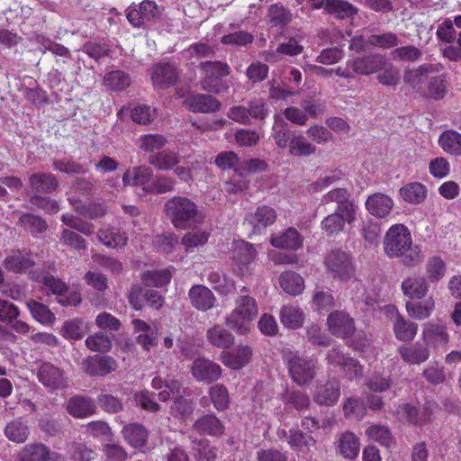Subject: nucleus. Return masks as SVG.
Masks as SVG:
<instances>
[{
	"instance_id": "f257e3e1",
	"label": "nucleus",
	"mask_w": 461,
	"mask_h": 461,
	"mask_svg": "<svg viewBox=\"0 0 461 461\" xmlns=\"http://www.w3.org/2000/svg\"><path fill=\"white\" fill-rule=\"evenodd\" d=\"M164 212L171 223L181 230L199 223L202 220L196 203L183 195H176L168 199L165 203Z\"/></svg>"
},
{
	"instance_id": "f03ea898",
	"label": "nucleus",
	"mask_w": 461,
	"mask_h": 461,
	"mask_svg": "<svg viewBox=\"0 0 461 461\" xmlns=\"http://www.w3.org/2000/svg\"><path fill=\"white\" fill-rule=\"evenodd\" d=\"M258 314L256 300L249 295H240L235 299V307L226 317V325L239 334H246Z\"/></svg>"
},
{
	"instance_id": "7ed1b4c3",
	"label": "nucleus",
	"mask_w": 461,
	"mask_h": 461,
	"mask_svg": "<svg viewBox=\"0 0 461 461\" xmlns=\"http://www.w3.org/2000/svg\"><path fill=\"white\" fill-rule=\"evenodd\" d=\"M285 365L289 376L298 386L310 384L315 377L317 365L310 357L290 352L285 356Z\"/></svg>"
},
{
	"instance_id": "20e7f679",
	"label": "nucleus",
	"mask_w": 461,
	"mask_h": 461,
	"mask_svg": "<svg viewBox=\"0 0 461 461\" xmlns=\"http://www.w3.org/2000/svg\"><path fill=\"white\" fill-rule=\"evenodd\" d=\"M411 245V236L403 224L393 225L384 240V249L389 258H399Z\"/></svg>"
},
{
	"instance_id": "39448f33",
	"label": "nucleus",
	"mask_w": 461,
	"mask_h": 461,
	"mask_svg": "<svg viewBox=\"0 0 461 461\" xmlns=\"http://www.w3.org/2000/svg\"><path fill=\"white\" fill-rule=\"evenodd\" d=\"M437 408L438 405L434 402H427L419 409L410 403H403L398 407L396 413L402 421L422 426L431 420Z\"/></svg>"
},
{
	"instance_id": "423d86ee",
	"label": "nucleus",
	"mask_w": 461,
	"mask_h": 461,
	"mask_svg": "<svg viewBox=\"0 0 461 461\" xmlns=\"http://www.w3.org/2000/svg\"><path fill=\"white\" fill-rule=\"evenodd\" d=\"M321 203L325 205L336 204L335 212L357 215L358 206L352 198L350 192L347 188L337 187L328 191L321 198Z\"/></svg>"
},
{
	"instance_id": "0eeeda50",
	"label": "nucleus",
	"mask_w": 461,
	"mask_h": 461,
	"mask_svg": "<svg viewBox=\"0 0 461 461\" xmlns=\"http://www.w3.org/2000/svg\"><path fill=\"white\" fill-rule=\"evenodd\" d=\"M325 266L333 277L348 278L353 272L352 263L347 252L333 249L325 258Z\"/></svg>"
},
{
	"instance_id": "6e6552de",
	"label": "nucleus",
	"mask_w": 461,
	"mask_h": 461,
	"mask_svg": "<svg viewBox=\"0 0 461 461\" xmlns=\"http://www.w3.org/2000/svg\"><path fill=\"white\" fill-rule=\"evenodd\" d=\"M385 65L386 59L381 54L360 56L348 61V66L353 72L361 76H369L381 71Z\"/></svg>"
},
{
	"instance_id": "1a4fd4ad",
	"label": "nucleus",
	"mask_w": 461,
	"mask_h": 461,
	"mask_svg": "<svg viewBox=\"0 0 461 461\" xmlns=\"http://www.w3.org/2000/svg\"><path fill=\"white\" fill-rule=\"evenodd\" d=\"M276 212L267 205H260L254 212L248 213L246 222L251 227L252 233L261 234L268 226L275 223Z\"/></svg>"
},
{
	"instance_id": "9d476101",
	"label": "nucleus",
	"mask_w": 461,
	"mask_h": 461,
	"mask_svg": "<svg viewBox=\"0 0 461 461\" xmlns=\"http://www.w3.org/2000/svg\"><path fill=\"white\" fill-rule=\"evenodd\" d=\"M191 372L196 381L211 384L221 377L222 370L218 364L212 360L199 357L194 360Z\"/></svg>"
},
{
	"instance_id": "9b49d317",
	"label": "nucleus",
	"mask_w": 461,
	"mask_h": 461,
	"mask_svg": "<svg viewBox=\"0 0 461 461\" xmlns=\"http://www.w3.org/2000/svg\"><path fill=\"white\" fill-rule=\"evenodd\" d=\"M37 376L45 387L50 389H64L68 385V379L64 375V372L50 363L41 365Z\"/></svg>"
},
{
	"instance_id": "f8f14e48",
	"label": "nucleus",
	"mask_w": 461,
	"mask_h": 461,
	"mask_svg": "<svg viewBox=\"0 0 461 461\" xmlns=\"http://www.w3.org/2000/svg\"><path fill=\"white\" fill-rule=\"evenodd\" d=\"M330 333L339 338H348L355 331L354 320L345 312L336 311L327 318Z\"/></svg>"
},
{
	"instance_id": "ddd939ff",
	"label": "nucleus",
	"mask_w": 461,
	"mask_h": 461,
	"mask_svg": "<svg viewBox=\"0 0 461 461\" xmlns=\"http://www.w3.org/2000/svg\"><path fill=\"white\" fill-rule=\"evenodd\" d=\"M118 365L110 356H94L82 362L83 370L91 376H104L116 370Z\"/></svg>"
},
{
	"instance_id": "4468645a",
	"label": "nucleus",
	"mask_w": 461,
	"mask_h": 461,
	"mask_svg": "<svg viewBox=\"0 0 461 461\" xmlns=\"http://www.w3.org/2000/svg\"><path fill=\"white\" fill-rule=\"evenodd\" d=\"M393 205V201L389 195L379 192L370 194L365 203L366 211L377 219L387 217L391 213Z\"/></svg>"
},
{
	"instance_id": "2eb2a0df",
	"label": "nucleus",
	"mask_w": 461,
	"mask_h": 461,
	"mask_svg": "<svg viewBox=\"0 0 461 461\" xmlns=\"http://www.w3.org/2000/svg\"><path fill=\"white\" fill-rule=\"evenodd\" d=\"M190 303L196 310L206 312L213 308L216 303L214 294L205 285H193L188 292Z\"/></svg>"
},
{
	"instance_id": "dca6fc26",
	"label": "nucleus",
	"mask_w": 461,
	"mask_h": 461,
	"mask_svg": "<svg viewBox=\"0 0 461 461\" xmlns=\"http://www.w3.org/2000/svg\"><path fill=\"white\" fill-rule=\"evenodd\" d=\"M186 109L194 113H213L221 109V103L210 95L195 94L184 101Z\"/></svg>"
},
{
	"instance_id": "f3484780",
	"label": "nucleus",
	"mask_w": 461,
	"mask_h": 461,
	"mask_svg": "<svg viewBox=\"0 0 461 461\" xmlns=\"http://www.w3.org/2000/svg\"><path fill=\"white\" fill-rule=\"evenodd\" d=\"M401 288L405 296L420 300L428 294L429 286L424 276H411L403 279Z\"/></svg>"
},
{
	"instance_id": "a211bd4d",
	"label": "nucleus",
	"mask_w": 461,
	"mask_h": 461,
	"mask_svg": "<svg viewBox=\"0 0 461 461\" xmlns=\"http://www.w3.org/2000/svg\"><path fill=\"white\" fill-rule=\"evenodd\" d=\"M398 353L402 359L409 365H420L427 361L430 356L428 347L420 343L400 346Z\"/></svg>"
},
{
	"instance_id": "6ab92c4d",
	"label": "nucleus",
	"mask_w": 461,
	"mask_h": 461,
	"mask_svg": "<svg viewBox=\"0 0 461 461\" xmlns=\"http://www.w3.org/2000/svg\"><path fill=\"white\" fill-rule=\"evenodd\" d=\"M357 220V215L348 214V218L346 213L339 212H334L327 215L321 223V229L326 232L327 235H334L343 230L344 225L353 224Z\"/></svg>"
},
{
	"instance_id": "aec40b11",
	"label": "nucleus",
	"mask_w": 461,
	"mask_h": 461,
	"mask_svg": "<svg viewBox=\"0 0 461 461\" xmlns=\"http://www.w3.org/2000/svg\"><path fill=\"white\" fill-rule=\"evenodd\" d=\"M251 356L252 350L249 346H239L230 352H222L221 360L231 369H240L250 361Z\"/></svg>"
},
{
	"instance_id": "412c9836",
	"label": "nucleus",
	"mask_w": 461,
	"mask_h": 461,
	"mask_svg": "<svg viewBox=\"0 0 461 461\" xmlns=\"http://www.w3.org/2000/svg\"><path fill=\"white\" fill-rule=\"evenodd\" d=\"M178 79V72L169 64H158L153 68L151 80L156 87H167L174 85Z\"/></svg>"
},
{
	"instance_id": "4be33fe9",
	"label": "nucleus",
	"mask_w": 461,
	"mask_h": 461,
	"mask_svg": "<svg viewBox=\"0 0 461 461\" xmlns=\"http://www.w3.org/2000/svg\"><path fill=\"white\" fill-rule=\"evenodd\" d=\"M255 247L247 241L237 240L231 246V258L240 267L249 265L256 258Z\"/></svg>"
},
{
	"instance_id": "5701e85b",
	"label": "nucleus",
	"mask_w": 461,
	"mask_h": 461,
	"mask_svg": "<svg viewBox=\"0 0 461 461\" xmlns=\"http://www.w3.org/2000/svg\"><path fill=\"white\" fill-rule=\"evenodd\" d=\"M124 439L133 447H142L146 445L149 431L140 423L125 424L122 430Z\"/></svg>"
},
{
	"instance_id": "b1692460",
	"label": "nucleus",
	"mask_w": 461,
	"mask_h": 461,
	"mask_svg": "<svg viewBox=\"0 0 461 461\" xmlns=\"http://www.w3.org/2000/svg\"><path fill=\"white\" fill-rule=\"evenodd\" d=\"M270 243L273 247L296 250L303 245V239L294 228H288L285 232L272 236Z\"/></svg>"
},
{
	"instance_id": "393cba45",
	"label": "nucleus",
	"mask_w": 461,
	"mask_h": 461,
	"mask_svg": "<svg viewBox=\"0 0 461 461\" xmlns=\"http://www.w3.org/2000/svg\"><path fill=\"white\" fill-rule=\"evenodd\" d=\"M149 163L158 170L169 171L180 162L178 152L165 149L149 157Z\"/></svg>"
},
{
	"instance_id": "a878e982",
	"label": "nucleus",
	"mask_w": 461,
	"mask_h": 461,
	"mask_svg": "<svg viewBox=\"0 0 461 461\" xmlns=\"http://www.w3.org/2000/svg\"><path fill=\"white\" fill-rule=\"evenodd\" d=\"M393 330L397 339L407 342L415 338L418 331V325L405 320L396 312L393 316Z\"/></svg>"
},
{
	"instance_id": "bb28decb",
	"label": "nucleus",
	"mask_w": 461,
	"mask_h": 461,
	"mask_svg": "<svg viewBox=\"0 0 461 461\" xmlns=\"http://www.w3.org/2000/svg\"><path fill=\"white\" fill-rule=\"evenodd\" d=\"M194 429L201 435L221 436L224 433L223 424L212 414H207L199 418L194 423Z\"/></svg>"
},
{
	"instance_id": "cd10ccee",
	"label": "nucleus",
	"mask_w": 461,
	"mask_h": 461,
	"mask_svg": "<svg viewBox=\"0 0 461 461\" xmlns=\"http://www.w3.org/2000/svg\"><path fill=\"white\" fill-rule=\"evenodd\" d=\"M337 447L344 458L354 459L360 450L359 438L353 432L346 431L339 436Z\"/></svg>"
},
{
	"instance_id": "c85d7f7f",
	"label": "nucleus",
	"mask_w": 461,
	"mask_h": 461,
	"mask_svg": "<svg viewBox=\"0 0 461 461\" xmlns=\"http://www.w3.org/2000/svg\"><path fill=\"white\" fill-rule=\"evenodd\" d=\"M29 185L32 192L48 194L57 189L58 181L50 173H34L29 176Z\"/></svg>"
},
{
	"instance_id": "c756f323",
	"label": "nucleus",
	"mask_w": 461,
	"mask_h": 461,
	"mask_svg": "<svg viewBox=\"0 0 461 461\" xmlns=\"http://www.w3.org/2000/svg\"><path fill=\"white\" fill-rule=\"evenodd\" d=\"M67 411L71 416L83 419L92 415L95 411V406L91 399L76 396L68 401Z\"/></svg>"
},
{
	"instance_id": "7c9ffc66",
	"label": "nucleus",
	"mask_w": 461,
	"mask_h": 461,
	"mask_svg": "<svg viewBox=\"0 0 461 461\" xmlns=\"http://www.w3.org/2000/svg\"><path fill=\"white\" fill-rule=\"evenodd\" d=\"M401 197L411 204H420L427 198V187L419 182H411L401 187Z\"/></svg>"
},
{
	"instance_id": "2f4dec72",
	"label": "nucleus",
	"mask_w": 461,
	"mask_h": 461,
	"mask_svg": "<svg viewBox=\"0 0 461 461\" xmlns=\"http://www.w3.org/2000/svg\"><path fill=\"white\" fill-rule=\"evenodd\" d=\"M436 303L433 297H429L423 302H407L405 308L408 315L415 320L428 319L435 310Z\"/></svg>"
},
{
	"instance_id": "473e14b6",
	"label": "nucleus",
	"mask_w": 461,
	"mask_h": 461,
	"mask_svg": "<svg viewBox=\"0 0 461 461\" xmlns=\"http://www.w3.org/2000/svg\"><path fill=\"white\" fill-rule=\"evenodd\" d=\"M438 145L447 154L461 157V133L454 130L443 131L438 138Z\"/></svg>"
},
{
	"instance_id": "72a5a7b5",
	"label": "nucleus",
	"mask_w": 461,
	"mask_h": 461,
	"mask_svg": "<svg viewBox=\"0 0 461 461\" xmlns=\"http://www.w3.org/2000/svg\"><path fill=\"white\" fill-rule=\"evenodd\" d=\"M206 337L212 345L220 348H229L234 343L233 335L219 324L208 329Z\"/></svg>"
},
{
	"instance_id": "f704fd0d",
	"label": "nucleus",
	"mask_w": 461,
	"mask_h": 461,
	"mask_svg": "<svg viewBox=\"0 0 461 461\" xmlns=\"http://www.w3.org/2000/svg\"><path fill=\"white\" fill-rule=\"evenodd\" d=\"M152 176V170L147 166H138L128 169L122 176L124 185L138 186L148 183Z\"/></svg>"
},
{
	"instance_id": "c9c22d12",
	"label": "nucleus",
	"mask_w": 461,
	"mask_h": 461,
	"mask_svg": "<svg viewBox=\"0 0 461 461\" xmlns=\"http://www.w3.org/2000/svg\"><path fill=\"white\" fill-rule=\"evenodd\" d=\"M279 285L290 295L300 294L304 289L303 278L292 271H285L280 275Z\"/></svg>"
},
{
	"instance_id": "e433bc0d",
	"label": "nucleus",
	"mask_w": 461,
	"mask_h": 461,
	"mask_svg": "<svg viewBox=\"0 0 461 461\" xmlns=\"http://www.w3.org/2000/svg\"><path fill=\"white\" fill-rule=\"evenodd\" d=\"M422 336L427 344L434 346L445 345L448 341V334L443 325L429 322L424 326Z\"/></svg>"
},
{
	"instance_id": "4c0bfd02",
	"label": "nucleus",
	"mask_w": 461,
	"mask_h": 461,
	"mask_svg": "<svg viewBox=\"0 0 461 461\" xmlns=\"http://www.w3.org/2000/svg\"><path fill=\"white\" fill-rule=\"evenodd\" d=\"M325 11L338 19L351 18L358 13V9L344 0H327Z\"/></svg>"
},
{
	"instance_id": "58836bf2",
	"label": "nucleus",
	"mask_w": 461,
	"mask_h": 461,
	"mask_svg": "<svg viewBox=\"0 0 461 461\" xmlns=\"http://www.w3.org/2000/svg\"><path fill=\"white\" fill-rule=\"evenodd\" d=\"M304 321L303 312L294 305H285L280 311V321L289 329L300 328Z\"/></svg>"
},
{
	"instance_id": "ea45409f",
	"label": "nucleus",
	"mask_w": 461,
	"mask_h": 461,
	"mask_svg": "<svg viewBox=\"0 0 461 461\" xmlns=\"http://www.w3.org/2000/svg\"><path fill=\"white\" fill-rule=\"evenodd\" d=\"M207 280L220 294L227 295L235 290L234 281L219 271H211L208 274Z\"/></svg>"
},
{
	"instance_id": "a19ab883",
	"label": "nucleus",
	"mask_w": 461,
	"mask_h": 461,
	"mask_svg": "<svg viewBox=\"0 0 461 461\" xmlns=\"http://www.w3.org/2000/svg\"><path fill=\"white\" fill-rule=\"evenodd\" d=\"M327 360L330 364L337 366H352L353 371L349 372L350 376H362L363 367L360 366L357 359L351 357H346L339 350L332 348L327 355Z\"/></svg>"
},
{
	"instance_id": "79ce46f5",
	"label": "nucleus",
	"mask_w": 461,
	"mask_h": 461,
	"mask_svg": "<svg viewBox=\"0 0 461 461\" xmlns=\"http://www.w3.org/2000/svg\"><path fill=\"white\" fill-rule=\"evenodd\" d=\"M98 240L108 248H122L127 243V237L114 228L101 229L97 233Z\"/></svg>"
},
{
	"instance_id": "37998d69",
	"label": "nucleus",
	"mask_w": 461,
	"mask_h": 461,
	"mask_svg": "<svg viewBox=\"0 0 461 461\" xmlns=\"http://www.w3.org/2000/svg\"><path fill=\"white\" fill-rule=\"evenodd\" d=\"M422 375L425 380L432 385L445 384L451 378L450 374H448L445 367L440 366L438 362H434L427 366L422 372Z\"/></svg>"
},
{
	"instance_id": "c03bdc74",
	"label": "nucleus",
	"mask_w": 461,
	"mask_h": 461,
	"mask_svg": "<svg viewBox=\"0 0 461 461\" xmlns=\"http://www.w3.org/2000/svg\"><path fill=\"white\" fill-rule=\"evenodd\" d=\"M425 269L426 280L429 283H438L445 276L447 267L441 258L434 256L428 259Z\"/></svg>"
},
{
	"instance_id": "a18cd8bd",
	"label": "nucleus",
	"mask_w": 461,
	"mask_h": 461,
	"mask_svg": "<svg viewBox=\"0 0 461 461\" xmlns=\"http://www.w3.org/2000/svg\"><path fill=\"white\" fill-rule=\"evenodd\" d=\"M29 433V427L21 420L9 422L5 429V434L7 438L15 443H23L27 439Z\"/></svg>"
},
{
	"instance_id": "49530a36",
	"label": "nucleus",
	"mask_w": 461,
	"mask_h": 461,
	"mask_svg": "<svg viewBox=\"0 0 461 461\" xmlns=\"http://www.w3.org/2000/svg\"><path fill=\"white\" fill-rule=\"evenodd\" d=\"M339 397V386L337 382H330L319 388L315 401L321 405H332Z\"/></svg>"
},
{
	"instance_id": "de8ad7c7",
	"label": "nucleus",
	"mask_w": 461,
	"mask_h": 461,
	"mask_svg": "<svg viewBox=\"0 0 461 461\" xmlns=\"http://www.w3.org/2000/svg\"><path fill=\"white\" fill-rule=\"evenodd\" d=\"M316 152V147L303 136H294L289 142V153L294 157H307Z\"/></svg>"
},
{
	"instance_id": "09e8293b",
	"label": "nucleus",
	"mask_w": 461,
	"mask_h": 461,
	"mask_svg": "<svg viewBox=\"0 0 461 461\" xmlns=\"http://www.w3.org/2000/svg\"><path fill=\"white\" fill-rule=\"evenodd\" d=\"M32 317L41 324H52L56 318L54 313L44 304L30 300L26 303Z\"/></svg>"
},
{
	"instance_id": "8fccbe9b",
	"label": "nucleus",
	"mask_w": 461,
	"mask_h": 461,
	"mask_svg": "<svg viewBox=\"0 0 461 461\" xmlns=\"http://www.w3.org/2000/svg\"><path fill=\"white\" fill-rule=\"evenodd\" d=\"M344 177L345 174L340 169L330 170L313 182L311 186L313 191L321 192L331 185L339 184Z\"/></svg>"
},
{
	"instance_id": "3c124183",
	"label": "nucleus",
	"mask_w": 461,
	"mask_h": 461,
	"mask_svg": "<svg viewBox=\"0 0 461 461\" xmlns=\"http://www.w3.org/2000/svg\"><path fill=\"white\" fill-rule=\"evenodd\" d=\"M31 275L32 279L41 283L55 294H63L68 290L65 282L51 275H42L39 272H33Z\"/></svg>"
},
{
	"instance_id": "603ef678",
	"label": "nucleus",
	"mask_w": 461,
	"mask_h": 461,
	"mask_svg": "<svg viewBox=\"0 0 461 461\" xmlns=\"http://www.w3.org/2000/svg\"><path fill=\"white\" fill-rule=\"evenodd\" d=\"M366 434L369 439L376 441L382 446L390 447L393 444V438L385 426L372 425L366 430Z\"/></svg>"
},
{
	"instance_id": "864d4df0",
	"label": "nucleus",
	"mask_w": 461,
	"mask_h": 461,
	"mask_svg": "<svg viewBox=\"0 0 461 461\" xmlns=\"http://www.w3.org/2000/svg\"><path fill=\"white\" fill-rule=\"evenodd\" d=\"M167 140L161 134H145L137 140L138 147L145 152H152L162 149Z\"/></svg>"
},
{
	"instance_id": "5fc2aeb1",
	"label": "nucleus",
	"mask_w": 461,
	"mask_h": 461,
	"mask_svg": "<svg viewBox=\"0 0 461 461\" xmlns=\"http://www.w3.org/2000/svg\"><path fill=\"white\" fill-rule=\"evenodd\" d=\"M171 273L167 269L146 271L141 275V280L146 286H164L170 282Z\"/></svg>"
},
{
	"instance_id": "6e6d98bb",
	"label": "nucleus",
	"mask_w": 461,
	"mask_h": 461,
	"mask_svg": "<svg viewBox=\"0 0 461 461\" xmlns=\"http://www.w3.org/2000/svg\"><path fill=\"white\" fill-rule=\"evenodd\" d=\"M68 339H79L87 332L86 325L78 319L66 321L60 330Z\"/></svg>"
},
{
	"instance_id": "4d7b16f0",
	"label": "nucleus",
	"mask_w": 461,
	"mask_h": 461,
	"mask_svg": "<svg viewBox=\"0 0 461 461\" xmlns=\"http://www.w3.org/2000/svg\"><path fill=\"white\" fill-rule=\"evenodd\" d=\"M104 82L110 89L122 91L130 86L131 79L124 72L116 70L107 73L104 77Z\"/></svg>"
},
{
	"instance_id": "13d9d810",
	"label": "nucleus",
	"mask_w": 461,
	"mask_h": 461,
	"mask_svg": "<svg viewBox=\"0 0 461 461\" xmlns=\"http://www.w3.org/2000/svg\"><path fill=\"white\" fill-rule=\"evenodd\" d=\"M49 451L42 444L27 445L21 453V461H47Z\"/></svg>"
},
{
	"instance_id": "bf43d9fd",
	"label": "nucleus",
	"mask_w": 461,
	"mask_h": 461,
	"mask_svg": "<svg viewBox=\"0 0 461 461\" xmlns=\"http://www.w3.org/2000/svg\"><path fill=\"white\" fill-rule=\"evenodd\" d=\"M19 224L32 234L41 233L47 230V224L39 216L24 213L19 218Z\"/></svg>"
},
{
	"instance_id": "052dcab7",
	"label": "nucleus",
	"mask_w": 461,
	"mask_h": 461,
	"mask_svg": "<svg viewBox=\"0 0 461 461\" xmlns=\"http://www.w3.org/2000/svg\"><path fill=\"white\" fill-rule=\"evenodd\" d=\"M399 39L393 32H385L383 34H373L368 37L366 44L381 49H389L397 46Z\"/></svg>"
},
{
	"instance_id": "680f3d73",
	"label": "nucleus",
	"mask_w": 461,
	"mask_h": 461,
	"mask_svg": "<svg viewBox=\"0 0 461 461\" xmlns=\"http://www.w3.org/2000/svg\"><path fill=\"white\" fill-rule=\"evenodd\" d=\"M131 119L139 124H149L157 117V110L148 105H138L131 110Z\"/></svg>"
},
{
	"instance_id": "e2e57ef3",
	"label": "nucleus",
	"mask_w": 461,
	"mask_h": 461,
	"mask_svg": "<svg viewBox=\"0 0 461 461\" xmlns=\"http://www.w3.org/2000/svg\"><path fill=\"white\" fill-rule=\"evenodd\" d=\"M210 396L214 407L218 411H223L228 408L230 403L229 393L222 384H216L210 390Z\"/></svg>"
},
{
	"instance_id": "0e129e2a",
	"label": "nucleus",
	"mask_w": 461,
	"mask_h": 461,
	"mask_svg": "<svg viewBox=\"0 0 461 461\" xmlns=\"http://www.w3.org/2000/svg\"><path fill=\"white\" fill-rule=\"evenodd\" d=\"M199 68L204 75L213 76L221 78L230 74V67L221 61H204L200 63Z\"/></svg>"
},
{
	"instance_id": "69168bd1",
	"label": "nucleus",
	"mask_w": 461,
	"mask_h": 461,
	"mask_svg": "<svg viewBox=\"0 0 461 461\" xmlns=\"http://www.w3.org/2000/svg\"><path fill=\"white\" fill-rule=\"evenodd\" d=\"M392 59L398 61H415L421 56L420 50L412 45L394 49L391 52Z\"/></svg>"
},
{
	"instance_id": "338daca9",
	"label": "nucleus",
	"mask_w": 461,
	"mask_h": 461,
	"mask_svg": "<svg viewBox=\"0 0 461 461\" xmlns=\"http://www.w3.org/2000/svg\"><path fill=\"white\" fill-rule=\"evenodd\" d=\"M399 257L402 258V264L409 267L419 266L424 259L422 250L418 246H412V244L402 251V254Z\"/></svg>"
},
{
	"instance_id": "774afa93",
	"label": "nucleus",
	"mask_w": 461,
	"mask_h": 461,
	"mask_svg": "<svg viewBox=\"0 0 461 461\" xmlns=\"http://www.w3.org/2000/svg\"><path fill=\"white\" fill-rule=\"evenodd\" d=\"M192 447L198 461H214L217 457L216 449L203 441H193Z\"/></svg>"
}]
</instances>
